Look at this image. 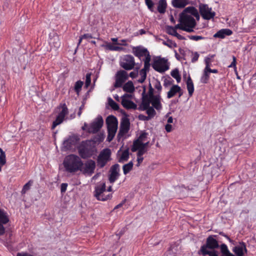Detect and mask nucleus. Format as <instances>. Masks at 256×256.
Here are the masks:
<instances>
[{
	"instance_id": "obj_31",
	"label": "nucleus",
	"mask_w": 256,
	"mask_h": 256,
	"mask_svg": "<svg viewBox=\"0 0 256 256\" xmlns=\"http://www.w3.org/2000/svg\"><path fill=\"white\" fill-rule=\"evenodd\" d=\"M167 7L166 0H160L158 6V11L160 14H164Z\"/></svg>"
},
{
	"instance_id": "obj_13",
	"label": "nucleus",
	"mask_w": 256,
	"mask_h": 256,
	"mask_svg": "<svg viewBox=\"0 0 256 256\" xmlns=\"http://www.w3.org/2000/svg\"><path fill=\"white\" fill-rule=\"evenodd\" d=\"M95 168V162L92 160H89L84 164L82 168H80L81 170H80L84 174L91 176L94 172Z\"/></svg>"
},
{
	"instance_id": "obj_10",
	"label": "nucleus",
	"mask_w": 256,
	"mask_h": 256,
	"mask_svg": "<svg viewBox=\"0 0 256 256\" xmlns=\"http://www.w3.org/2000/svg\"><path fill=\"white\" fill-rule=\"evenodd\" d=\"M128 78V76L126 71L124 70L118 71L116 74V81L114 85V87L115 88L122 87Z\"/></svg>"
},
{
	"instance_id": "obj_49",
	"label": "nucleus",
	"mask_w": 256,
	"mask_h": 256,
	"mask_svg": "<svg viewBox=\"0 0 256 256\" xmlns=\"http://www.w3.org/2000/svg\"><path fill=\"white\" fill-rule=\"evenodd\" d=\"M188 37L190 40L195 41H198L205 38L204 37L200 36H190Z\"/></svg>"
},
{
	"instance_id": "obj_48",
	"label": "nucleus",
	"mask_w": 256,
	"mask_h": 256,
	"mask_svg": "<svg viewBox=\"0 0 256 256\" xmlns=\"http://www.w3.org/2000/svg\"><path fill=\"white\" fill-rule=\"evenodd\" d=\"M0 162L1 163V166H4L6 163V154L4 152H2V154H0Z\"/></svg>"
},
{
	"instance_id": "obj_24",
	"label": "nucleus",
	"mask_w": 256,
	"mask_h": 256,
	"mask_svg": "<svg viewBox=\"0 0 256 256\" xmlns=\"http://www.w3.org/2000/svg\"><path fill=\"white\" fill-rule=\"evenodd\" d=\"M49 42L52 46H54L56 49L60 47L61 44L59 36L56 34H54L53 36L50 38Z\"/></svg>"
},
{
	"instance_id": "obj_19",
	"label": "nucleus",
	"mask_w": 256,
	"mask_h": 256,
	"mask_svg": "<svg viewBox=\"0 0 256 256\" xmlns=\"http://www.w3.org/2000/svg\"><path fill=\"white\" fill-rule=\"evenodd\" d=\"M232 250L236 256H244V254H247L248 252L246 244L244 242H241L239 245L234 246Z\"/></svg>"
},
{
	"instance_id": "obj_36",
	"label": "nucleus",
	"mask_w": 256,
	"mask_h": 256,
	"mask_svg": "<svg viewBox=\"0 0 256 256\" xmlns=\"http://www.w3.org/2000/svg\"><path fill=\"white\" fill-rule=\"evenodd\" d=\"M210 58H206L205 59V62H206V70L207 71H208L209 73H214V74H217L218 73V70L216 69H211L210 66Z\"/></svg>"
},
{
	"instance_id": "obj_51",
	"label": "nucleus",
	"mask_w": 256,
	"mask_h": 256,
	"mask_svg": "<svg viewBox=\"0 0 256 256\" xmlns=\"http://www.w3.org/2000/svg\"><path fill=\"white\" fill-rule=\"evenodd\" d=\"M177 32L176 30V28H174L172 26H169L168 29V33L170 35L174 36L176 34Z\"/></svg>"
},
{
	"instance_id": "obj_32",
	"label": "nucleus",
	"mask_w": 256,
	"mask_h": 256,
	"mask_svg": "<svg viewBox=\"0 0 256 256\" xmlns=\"http://www.w3.org/2000/svg\"><path fill=\"white\" fill-rule=\"evenodd\" d=\"M210 77V74L208 71L206 70V68L205 67L204 72L202 76L200 78V82L202 84H207L209 80Z\"/></svg>"
},
{
	"instance_id": "obj_45",
	"label": "nucleus",
	"mask_w": 256,
	"mask_h": 256,
	"mask_svg": "<svg viewBox=\"0 0 256 256\" xmlns=\"http://www.w3.org/2000/svg\"><path fill=\"white\" fill-rule=\"evenodd\" d=\"M106 49L109 50H120L122 49L121 47L114 46L112 44L108 43L106 46Z\"/></svg>"
},
{
	"instance_id": "obj_38",
	"label": "nucleus",
	"mask_w": 256,
	"mask_h": 256,
	"mask_svg": "<svg viewBox=\"0 0 256 256\" xmlns=\"http://www.w3.org/2000/svg\"><path fill=\"white\" fill-rule=\"evenodd\" d=\"M148 71L144 70V69H142L139 71V74L140 76V78L138 80V82L142 84L143 83L146 78V73Z\"/></svg>"
},
{
	"instance_id": "obj_6",
	"label": "nucleus",
	"mask_w": 256,
	"mask_h": 256,
	"mask_svg": "<svg viewBox=\"0 0 256 256\" xmlns=\"http://www.w3.org/2000/svg\"><path fill=\"white\" fill-rule=\"evenodd\" d=\"M198 9L200 14L205 20H210L214 18L216 16V12L212 11V8H210L206 4L200 3Z\"/></svg>"
},
{
	"instance_id": "obj_5",
	"label": "nucleus",
	"mask_w": 256,
	"mask_h": 256,
	"mask_svg": "<svg viewBox=\"0 0 256 256\" xmlns=\"http://www.w3.org/2000/svg\"><path fill=\"white\" fill-rule=\"evenodd\" d=\"M78 154L80 158L86 159L90 158L93 154L92 142L90 140H84L81 142L78 147Z\"/></svg>"
},
{
	"instance_id": "obj_12",
	"label": "nucleus",
	"mask_w": 256,
	"mask_h": 256,
	"mask_svg": "<svg viewBox=\"0 0 256 256\" xmlns=\"http://www.w3.org/2000/svg\"><path fill=\"white\" fill-rule=\"evenodd\" d=\"M104 124V120L101 116L96 118L95 120L89 126L88 132L89 133L96 134L102 128Z\"/></svg>"
},
{
	"instance_id": "obj_18",
	"label": "nucleus",
	"mask_w": 256,
	"mask_h": 256,
	"mask_svg": "<svg viewBox=\"0 0 256 256\" xmlns=\"http://www.w3.org/2000/svg\"><path fill=\"white\" fill-rule=\"evenodd\" d=\"M128 97H130V95L128 94H124L122 97V104L126 109L136 110L137 108V105L132 101L126 98Z\"/></svg>"
},
{
	"instance_id": "obj_30",
	"label": "nucleus",
	"mask_w": 256,
	"mask_h": 256,
	"mask_svg": "<svg viewBox=\"0 0 256 256\" xmlns=\"http://www.w3.org/2000/svg\"><path fill=\"white\" fill-rule=\"evenodd\" d=\"M123 90L126 92H132L134 90V86L133 82L129 80L126 82L122 87Z\"/></svg>"
},
{
	"instance_id": "obj_47",
	"label": "nucleus",
	"mask_w": 256,
	"mask_h": 256,
	"mask_svg": "<svg viewBox=\"0 0 256 256\" xmlns=\"http://www.w3.org/2000/svg\"><path fill=\"white\" fill-rule=\"evenodd\" d=\"M91 73H87L86 76L85 87L88 88L91 84Z\"/></svg>"
},
{
	"instance_id": "obj_42",
	"label": "nucleus",
	"mask_w": 256,
	"mask_h": 256,
	"mask_svg": "<svg viewBox=\"0 0 256 256\" xmlns=\"http://www.w3.org/2000/svg\"><path fill=\"white\" fill-rule=\"evenodd\" d=\"M32 183L33 181L32 180H30L27 183H26L22 188V194H26V192L30 189V188L32 185Z\"/></svg>"
},
{
	"instance_id": "obj_53",
	"label": "nucleus",
	"mask_w": 256,
	"mask_h": 256,
	"mask_svg": "<svg viewBox=\"0 0 256 256\" xmlns=\"http://www.w3.org/2000/svg\"><path fill=\"white\" fill-rule=\"evenodd\" d=\"M145 2L148 9L152 10L154 6V2L152 0H145Z\"/></svg>"
},
{
	"instance_id": "obj_56",
	"label": "nucleus",
	"mask_w": 256,
	"mask_h": 256,
	"mask_svg": "<svg viewBox=\"0 0 256 256\" xmlns=\"http://www.w3.org/2000/svg\"><path fill=\"white\" fill-rule=\"evenodd\" d=\"M137 156H142L146 152V150L142 148L138 150Z\"/></svg>"
},
{
	"instance_id": "obj_11",
	"label": "nucleus",
	"mask_w": 256,
	"mask_h": 256,
	"mask_svg": "<svg viewBox=\"0 0 256 256\" xmlns=\"http://www.w3.org/2000/svg\"><path fill=\"white\" fill-rule=\"evenodd\" d=\"M130 128V122L128 118H124L120 122V128L117 135V139L118 142L128 132Z\"/></svg>"
},
{
	"instance_id": "obj_21",
	"label": "nucleus",
	"mask_w": 256,
	"mask_h": 256,
	"mask_svg": "<svg viewBox=\"0 0 256 256\" xmlns=\"http://www.w3.org/2000/svg\"><path fill=\"white\" fill-rule=\"evenodd\" d=\"M232 34V31L228 28H223L216 32L214 36L216 38H224L226 36H230Z\"/></svg>"
},
{
	"instance_id": "obj_58",
	"label": "nucleus",
	"mask_w": 256,
	"mask_h": 256,
	"mask_svg": "<svg viewBox=\"0 0 256 256\" xmlns=\"http://www.w3.org/2000/svg\"><path fill=\"white\" fill-rule=\"evenodd\" d=\"M68 187V184L66 183H62L60 186V191L62 193L65 192Z\"/></svg>"
},
{
	"instance_id": "obj_28",
	"label": "nucleus",
	"mask_w": 256,
	"mask_h": 256,
	"mask_svg": "<svg viewBox=\"0 0 256 256\" xmlns=\"http://www.w3.org/2000/svg\"><path fill=\"white\" fill-rule=\"evenodd\" d=\"M186 84L189 96H192L194 92V85L193 82L190 76H188Z\"/></svg>"
},
{
	"instance_id": "obj_55",
	"label": "nucleus",
	"mask_w": 256,
	"mask_h": 256,
	"mask_svg": "<svg viewBox=\"0 0 256 256\" xmlns=\"http://www.w3.org/2000/svg\"><path fill=\"white\" fill-rule=\"evenodd\" d=\"M236 59L234 56H232V62L231 64L228 66L229 68H234V70L236 71Z\"/></svg>"
},
{
	"instance_id": "obj_9",
	"label": "nucleus",
	"mask_w": 256,
	"mask_h": 256,
	"mask_svg": "<svg viewBox=\"0 0 256 256\" xmlns=\"http://www.w3.org/2000/svg\"><path fill=\"white\" fill-rule=\"evenodd\" d=\"M135 65L134 58L130 54L124 56L120 62V66L126 70L134 69Z\"/></svg>"
},
{
	"instance_id": "obj_26",
	"label": "nucleus",
	"mask_w": 256,
	"mask_h": 256,
	"mask_svg": "<svg viewBox=\"0 0 256 256\" xmlns=\"http://www.w3.org/2000/svg\"><path fill=\"white\" fill-rule=\"evenodd\" d=\"M220 256H236L229 250L228 246L224 244L220 246Z\"/></svg>"
},
{
	"instance_id": "obj_41",
	"label": "nucleus",
	"mask_w": 256,
	"mask_h": 256,
	"mask_svg": "<svg viewBox=\"0 0 256 256\" xmlns=\"http://www.w3.org/2000/svg\"><path fill=\"white\" fill-rule=\"evenodd\" d=\"M154 108L152 106H149L148 108L145 110L150 118H153L156 114V112Z\"/></svg>"
},
{
	"instance_id": "obj_37",
	"label": "nucleus",
	"mask_w": 256,
	"mask_h": 256,
	"mask_svg": "<svg viewBox=\"0 0 256 256\" xmlns=\"http://www.w3.org/2000/svg\"><path fill=\"white\" fill-rule=\"evenodd\" d=\"M171 76L176 80L178 83L180 82L181 80V76L180 74L178 69L176 68L172 70L170 73Z\"/></svg>"
},
{
	"instance_id": "obj_25",
	"label": "nucleus",
	"mask_w": 256,
	"mask_h": 256,
	"mask_svg": "<svg viewBox=\"0 0 256 256\" xmlns=\"http://www.w3.org/2000/svg\"><path fill=\"white\" fill-rule=\"evenodd\" d=\"M182 91V89L178 85H174L172 86L170 90L168 92L167 94V98H170L174 96L176 93H180Z\"/></svg>"
},
{
	"instance_id": "obj_35",
	"label": "nucleus",
	"mask_w": 256,
	"mask_h": 256,
	"mask_svg": "<svg viewBox=\"0 0 256 256\" xmlns=\"http://www.w3.org/2000/svg\"><path fill=\"white\" fill-rule=\"evenodd\" d=\"M133 162L130 161L128 164H125L122 166L123 172L124 174H128L133 168Z\"/></svg>"
},
{
	"instance_id": "obj_52",
	"label": "nucleus",
	"mask_w": 256,
	"mask_h": 256,
	"mask_svg": "<svg viewBox=\"0 0 256 256\" xmlns=\"http://www.w3.org/2000/svg\"><path fill=\"white\" fill-rule=\"evenodd\" d=\"M173 82L174 80L170 78H166L164 80V86L165 87H168V86H170Z\"/></svg>"
},
{
	"instance_id": "obj_22",
	"label": "nucleus",
	"mask_w": 256,
	"mask_h": 256,
	"mask_svg": "<svg viewBox=\"0 0 256 256\" xmlns=\"http://www.w3.org/2000/svg\"><path fill=\"white\" fill-rule=\"evenodd\" d=\"M182 12H184V14H190L192 16H194L196 20H200V14L199 13L196 8L194 6H188Z\"/></svg>"
},
{
	"instance_id": "obj_29",
	"label": "nucleus",
	"mask_w": 256,
	"mask_h": 256,
	"mask_svg": "<svg viewBox=\"0 0 256 256\" xmlns=\"http://www.w3.org/2000/svg\"><path fill=\"white\" fill-rule=\"evenodd\" d=\"M188 0H172V6L176 8H184L188 4Z\"/></svg>"
},
{
	"instance_id": "obj_61",
	"label": "nucleus",
	"mask_w": 256,
	"mask_h": 256,
	"mask_svg": "<svg viewBox=\"0 0 256 256\" xmlns=\"http://www.w3.org/2000/svg\"><path fill=\"white\" fill-rule=\"evenodd\" d=\"M82 38H84V39H86V40H90V39L92 38H95L93 37L90 34H85L82 35Z\"/></svg>"
},
{
	"instance_id": "obj_44",
	"label": "nucleus",
	"mask_w": 256,
	"mask_h": 256,
	"mask_svg": "<svg viewBox=\"0 0 256 256\" xmlns=\"http://www.w3.org/2000/svg\"><path fill=\"white\" fill-rule=\"evenodd\" d=\"M109 104L110 107L114 110H117L119 109L118 104L112 98H110L108 100Z\"/></svg>"
},
{
	"instance_id": "obj_60",
	"label": "nucleus",
	"mask_w": 256,
	"mask_h": 256,
	"mask_svg": "<svg viewBox=\"0 0 256 256\" xmlns=\"http://www.w3.org/2000/svg\"><path fill=\"white\" fill-rule=\"evenodd\" d=\"M129 76L132 78H134L138 76V71H133L130 73Z\"/></svg>"
},
{
	"instance_id": "obj_33",
	"label": "nucleus",
	"mask_w": 256,
	"mask_h": 256,
	"mask_svg": "<svg viewBox=\"0 0 256 256\" xmlns=\"http://www.w3.org/2000/svg\"><path fill=\"white\" fill-rule=\"evenodd\" d=\"M142 141L137 139L134 142L131 148V150L132 152H135L137 151L138 150L142 148Z\"/></svg>"
},
{
	"instance_id": "obj_27",
	"label": "nucleus",
	"mask_w": 256,
	"mask_h": 256,
	"mask_svg": "<svg viewBox=\"0 0 256 256\" xmlns=\"http://www.w3.org/2000/svg\"><path fill=\"white\" fill-rule=\"evenodd\" d=\"M58 108L61 110L58 116L64 119L65 116L68 113V110L66 104L65 103L60 104L59 106L58 107Z\"/></svg>"
},
{
	"instance_id": "obj_4",
	"label": "nucleus",
	"mask_w": 256,
	"mask_h": 256,
	"mask_svg": "<svg viewBox=\"0 0 256 256\" xmlns=\"http://www.w3.org/2000/svg\"><path fill=\"white\" fill-rule=\"evenodd\" d=\"M180 22L184 28H182V30L190 32L194 31L193 28L196 26L194 18L190 15L182 12L180 14Z\"/></svg>"
},
{
	"instance_id": "obj_43",
	"label": "nucleus",
	"mask_w": 256,
	"mask_h": 256,
	"mask_svg": "<svg viewBox=\"0 0 256 256\" xmlns=\"http://www.w3.org/2000/svg\"><path fill=\"white\" fill-rule=\"evenodd\" d=\"M73 139V138H70L64 142V144L68 149L70 148L72 145L74 144V142Z\"/></svg>"
},
{
	"instance_id": "obj_57",
	"label": "nucleus",
	"mask_w": 256,
	"mask_h": 256,
	"mask_svg": "<svg viewBox=\"0 0 256 256\" xmlns=\"http://www.w3.org/2000/svg\"><path fill=\"white\" fill-rule=\"evenodd\" d=\"M148 134L146 132H142V133L139 137L138 138V140L142 141V142L143 140H144V138H146Z\"/></svg>"
},
{
	"instance_id": "obj_8",
	"label": "nucleus",
	"mask_w": 256,
	"mask_h": 256,
	"mask_svg": "<svg viewBox=\"0 0 256 256\" xmlns=\"http://www.w3.org/2000/svg\"><path fill=\"white\" fill-rule=\"evenodd\" d=\"M111 151L109 148L103 150L98 156L97 164L100 168H104L110 160Z\"/></svg>"
},
{
	"instance_id": "obj_3",
	"label": "nucleus",
	"mask_w": 256,
	"mask_h": 256,
	"mask_svg": "<svg viewBox=\"0 0 256 256\" xmlns=\"http://www.w3.org/2000/svg\"><path fill=\"white\" fill-rule=\"evenodd\" d=\"M108 135L107 140L111 142L114 138L118 129V121L114 116H109L106 119Z\"/></svg>"
},
{
	"instance_id": "obj_39",
	"label": "nucleus",
	"mask_w": 256,
	"mask_h": 256,
	"mask_svg": "<svg viewBox=\"0 0 256 256\" xmlns=\"http://www.w3.org/2000/svg\"><path fill=\"white\" fill-rule=\"evenodd\" d=\"M64 120V118H62L58 116H57L55 120H54L52 122V129L54 130L57 126L61 124L63 122Z\"/></svg>"
},
{
	"instance_id": "obj_59",
	"label": "nucleus",
	"mask_w": 256,
	"mask_h": 256,
	"mask_svg": "<svg viewBox=\"0 0 256 256\" xmlns=\"http://www.w3.org/2000/svg\"><path fill=\"white\" fill-rule=\"evenodd\" d=\"M145 59L144 60V62H148L150 63V60H151V56L150 54V52H148L146 54V55L144 56Z\"/></svg>"
},
{
	"instance_id": "obj_7",
	"label": "nucleus",
	"mask_w": 256,
	"mask_h": 256,
	"mask_svg": "<svg viewBox=\"0 0 256 256\" xmlns=\"http://www.w3.org/2000/svg\"><path fill=\"white\" fill-rule=\"evenodd\" d=\"M106 184L102 183L95 188L94 196L98 200L106 201L112 198V194H108L104 196V192H106Z\"/></svg>"
},
{
	"instance_id": "obj_40",
	"label": "nucleus",
	"mask_w": 256,
	"mask_h": 256,
	"mask_svg": "<svg viewBox=\"0 0 256 256\" xmlns=\"http://www.w3.org/2000/svg\"><path fill=\"white\" fill-rule=\"evenodd\" d=\"M84 84L82 80H78L74 84V90L76 92L77 94H78L79 92L82 90V88Z\"/></svg>"
},
{
	"instance_id": "obj_50",
	"label": "nucleus",
	"mask_w": 256,
	"mask_h": 256,
	"mask_svg": "<svg viewBox=\"0 0 256 256\" xmlns=\"http://www.w3.org/2000/svg\"><path fill=\"white\" fill-rule=\"evenodd\" d=\"M154 86L155 88L158 90V94L160 95V93L162 90V86H161L160 82L159 81H157L156 82Z\"/></svg>"
},
{
	"instance_id": "obj_62",
	"label": "nucleus",
	"mask_w": 256,
	"mask_h": 256,
	"mask_svg": "<svg viewBox=\"0 0 256 256\" xmlns=\"http://www.w3.org/2000/svg\"><path fill=\"white\" fill-rule=\"evenodd\" d=\"M166 255L167 256H176V254L173 253L172 252V246H170L169 250L167 251Z\"/></svg>"
},
{
	"instance_id": "obj_14",
	"label": "nucleus",
	"mask_w": 256,
	"mask_h": 256,
	"mask_svg": "<svg viewBox=\"0 0 256 256\" xmlns=\"http://www.w3.org/2000/svg\"><path fill=\"white\" fill-rule=\"evenodd\" d=\"M10 220L8 213L3 209L0 208V236H2L6 232L4 224L8 222Z\"/></svg>"
},
{
	"instance_id": "obj_2",
	"label": "nucleus",
	"mask_w": 256,
	"mask_h": 256,
	"mask_svg": "<svg viewBox=\"0 0 256 256\" xmlns=\"http://www.w3.org/2000/svg\"><path fill=\"white\" fill-rule=\"evenodd\" d=\"M64 166L66 172H75L81 170L84 163L80 158L75 154L67 156L64 160Z\"/></svg>"
},
{
	"instance_id": "obj_1",
	"label": "nucleus",
	"mask_w": 256,
	"mask_h": 256,
	"mask_svg": "<svg viewBox=\"0 0 256 256\" xmlns=\"http://www.w3.org/2000/svg\"><path fill=\"white\" fill-rule=\"evenodd\" d=\"M219 237L218 235L209 236L206 239V244L201 246L199 253L203 256H218L216 249L220 248Z\"/></svg>"
},
{
	"instance_id": "obj_16",
	"label": "nucleus",
	"mask_w": 256,
	"mask_h": 256,
	"mask_svg": "<svg viewBox=\"0 0 256 256\" xmlns=\"http://www.w3.org/2000/svg\"><path fill=\"white\" fill-rule=\"evenodd\" d=\"M120 165L118 164H114L110 168V174L108 180L111 184L114 183L120 176Z\"/></svg>"
},
{
	"instance_id": "obj_15",
	"label": "nucleus",
	"mask_w": 256,
	"mask_h": 256,
	"mask_svg": "<svg viewBox=\"0 0 256 256\" xmlns=\"http://www.w3.org/2000/svg\"><path fill=\"white\" fill-rule=\"evenodd\" d=\"M152 68L159 72H164L168 69V66L166 64L164 58L155 60L152 64Z\"/></svg>"
},
{
	"instance_id": "obj_20",
	"label": "nucleus",
	"mask_w": 256,
	"mask_h": 256,
	"mask_svg": "<svg viewBox=\"0 0 256 256\" xmlns=\"http://www.w3.org/2000/svg\"><path fill=\"white\" fill-rule=\"evenodd\" d=\"M144 91L142 93V101L138 108L139 110L144 111L150 106L152 98L147 96L144 95Z\"/></svg>"
},
{
	"instance_id": "obj_54",
	"label": "nucleus",
	"mask_w": 256,
	"mask_h": 256,
	"mask_svg": "<svg viewBox=\"0 0 256 256\" xmlns=\"http://www.w3.org/2000/svg\"><path fill=\"white\" fill-rule=\"evenodd\" d=\"M200 56V54H198V52H195L194 53H192V62L193 63L196 62L198 61V58Z\"/></svg>"
},
{
	"instance_id": "obj_23",
	"label": "nucleus",
	"mask_w": 256,
	"mask_h": 256,
	"mask_svg": "<svg viewBox=\"0 0 256 256\" xmlns=\"http://www.w3.org/2000/svg\"><path fill=\"white\" fill-rule=\"evenodd\" d=\"M151 104L152 107L155 108L157 110H160L162 108L160 103V94L156 95V96L152 98Z\"/></svg>"
},
{
	"instance_id": "obj_46",
	"label": "nucleus",
	"mask_w": 256,
	"mask_h": 256,
	"mask_svg": "<svg viewBox=\"0 0 256 256\" xmlns=\"http://www.w3.org/2000/svg\"><path fill=\"white\" fill-rule=\"evenodd\" d=\"M144 91L145 92V89L144 90ZM154 90L151 84H149V89L148 91L147 94H145V92L144 93V95L147 96L148 97L150 98H151L156 96V95H154Z\"/></svg>"
},
{
	"instance_id": "obj_64",
	"label": "nucleus",
	"mask_w": 256,
	"mask_h": 256,
	"mask_svg": "<svg viewBox=\"0 0 256 256\" xmlns=\"http://www.w3.org/2000/svg\"><path fill=\"white\" fill-rule=\"evenodd\" d=\"M165 129L168 132H170L172 130V126L170 124H167L165 126Z\"/></svg>"
},
{
	"instance_id": "obj_34",
	"label": "nucleus",
	"mask_w": 256,
	"mask_h": 256,
	"mask_svg": "<svg viewBox=\"0 0 256 256\" xmlns=\"http://www.w3.org/2000/svg\"><path fill=\"white\" fill-rule=\"evenodd\" d=\"M129 158V152L128 150H124L122 154L120 156L118 162L122 163L124 162H126Z\"/></svg>"
},
{
	"instance_id": "obj_17",
	"label": "nucleus",
	"mask_w": 256,
	"mask_h": 256,
	"mask_svg": "<svg viewBox=\"0 0 256 256\" xmlns=\"http://www.w3.org/2000/svg\"><path fill=\"white\" fill-rule=\"evenodd\" d=\"M149 52L147 48L141 46H133L132 48V52L140 60L143 56H144Z\"/></svg>"
},
{
	"instance_id": "obj_63",
	"label": "nucleus",
	"mask_w": 256,
	"mask_h": 256,
	"mask_svg": "<svg viewBox=\"0 0 256 256\" xmlns=\"http://www.w3.org/2000/svg\"><path fill=\"white\" fill-rule=\"evenodd\" d=\"M144 160V158L142 156H137V164H136V166H140V164H142V162Z\"/></svg>"
}]
</instances>
